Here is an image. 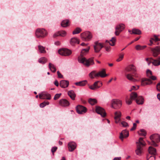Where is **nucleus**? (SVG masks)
Segmentation results:
<instances>
[{
	"label": "nucleus",
	"mask_w": 160,
	"mask_h": 160,
	"mask_svg": "<svg viewBox=\"0 0 160 160\" xmlns=\"http://www.w3.org/2000/svg\"><path fill=\"white\" fill-rule=\"evenodd\" d=\"M96 112L101 115L102 117H105L106 115L105 110L103 108L99 106H96Z\"/></svg>",
	"instance_id": "6e6552de"
},
{
	"label": "nucleus",
	"mask_w": 160,
	"mask_h": 160,
	"mask_svg": "<svg viewBox=\"0 0 160 160\" xmlns=\"http://www.w3.org/2000/svg\"><path fill=\"white\" fill-rule=\"evenodd\" d=\"M116 41V38L115 37H112L110 40V41H108V42L111 46H114L115 45Z\"/></svg>",
	"instance_id": "7c9ffc66"
},
{
	"label": "nucleus",
	"mask_w": 160,
	"mask_h": 160,
	"mask_svg": "<svg viewBox=\"0 0 160 160\" xmlns=\"http://www.w3.org/2000/svg\"><path fill=\"white\" fill-rule=\"evenodd\" d=\"M125 70L127 72L130 71L136 72V69L135 67L133 64L129 65L125 68Z\"/></svg>",
	"instance_id": "2eb2a0df"
},
{
	"label": "nucleus",
	"mask_w": 160,
	"mask_h": 160,
	"mask_svg": "<svg viewBox=\"0 0 160 160\" xmlns=\"http://www.w3.org/2000/svg\"><path fill=\"white\" fill-rule=\"evenodd\" d=\"M124 55V53L120 54L119 55V58L117 59L116 61L118 62L121 61L123 59Z\"/></svg>",
	"instance_id": "4c0bfd02"
},
{
	"label": "nucleus",
	"mask_w": 160,
	"mask_h": 160,
	"mask_svg": "<svg viewBox=\"0 0 160 160\" xmlns=\"http://www.w3.org/2000/svg\"><path fill=\"white\" fill-rule=\"evenodd\" d=\"M150 59L152 61V63L154 66H157L160 65V57L156 59H153L152 58H150Z\"/></svg>",
	"instance_id": "dca6fc26"
},
{
	"label": "nucleus",
	"mask_w": 160,
	"mask_h": 160,
	"mask_svg": "<svg viewBox=\"0 0 160 160\" xmlns=\"http://www.w3.org/2000/svg\"><path fill=\"white\" fill-rule=\"evenodd\" d=\"M154 39H152V40H154L155 42H157L158 41H160V39H159L157 37V36L156 35H154Z\"/></svg>",
	"instance_id": "6e6d98bb"
},
{
	"label": "nucleus",
	"mask_w": 160,
	"mask_h": 160,
	"mask_svg": "<svg viewBox=\"0 0 160 160\" xmlns=\"http://www.w3.org/2000/svg\"><path fill=\"white\" fill-rule=\"evenodd\" d=\"M129 132L128 131L126 130H123L121 133L119 138L122 140L124 138H127Z\"/></svg>",
	"instance_id": "f3484780"
},
{
	"label": "nucleus",
	"mask_w": 160,
	"mask_h": 160,
	"mask_svg": "<svg viewBox=\"0 0 160 160\" xmlns=\"http://www.w3.org/2000/svg\"><path fill=\"white\" fill-rule=\"evenodd\" d=\"M87 80H84L78 82H76L75 84L78 86H85L87 83Z\"/></svg>",
	"instance_id": "bb28decb"
},
{
	"label": "nucleus",
	"mask_w": 160,
	"mask_h": 160,
	"mask_svg": "<svg viewBox=\"0 0 160 160\" xmlns=\"http://www.w3.org/2000/svg\"><path fill=\"white\" fill-rule=\"evenodd\" d=\"M49 104V102L48 101H44V102L40 104V106L41 108H43L46 105H48Z\"/></svg>",
	"instance_id": "58836bf2"
},
{
	"label": "nucleus",
	"mask_w": 160,
	"mask_h": 160,
	"mask_svg": "<svg viewBox=\"0 0 160 160\" xmlns=\"http://www.w3.org/2000/svg\"><path fill=\"white\" fill-rule=\"evenodd\" d=\"M97 77H100L101 78H104L108 76L105 73V69H103L101 71H99L98 73H97L96 75Z\"/></svg>",
	"instance_id": "a211bd4d"
},
{
	"label": "nucleus",
	"mask_w": 160,
	"mask_h": 160,
	"mask_svg": "<svg viewBox=\"0 0 160 160\" xmlns=\"http://www.w3.org/2000/svg\"><path fill=\"white\" fill-rule=\"evenodd\" d=\"M141 33V31L138 29H133L131 34L140 35Z\"/></svg>",
	"instance_id": "2f4dec72"
},
{
	"label": "nucleus",
	"mask_w": 160,
	"mask_h": 160,
	"mask_svg": "<svg viewBox=\"0 0 160 160\" xmlns=\"http://www.w3.org/2000/svg\"><path fill=\"white\" fill-rule=\"evenodd\" d=\"M35 34L37 38H43L47 35L48 32L43 28H38L36 31Z\"/></svg>",
	"instance_id": "7ed1b4c3"
},
{
	"label": "nucleus",
	"mask_w": 160,
	"mask_h": 160,
	"mask_svg": "<svg viewBox=\"0 0 160 160\" xmlns=\"http://www.w3.org/2000/svg\"><path fill=\"white\" fill-rule=\"evenodd\" d=\"M68 94L72 100L75 99L76 94L72 90H70L68 92Z\"/></svg>",
	"instance_id": "393cba45"
},
{
	"label": "nucleus",
	"mask_w": 160,
	"mask_h": 160,
	"mask_svg": "<svg viewBox=\"0 0 160 160\" xmlns=\"http://www.w3.org/2000/svg\"><path fill=\"white\" fill-rule=\"evenodd\" d=\"M81 37L83 40L87 41L90 40L92 37L91 33L89 31H86L82 33Z\"/></svg>",
	"instance_id": "20e7f679"
},
{
	"label": "nucleus",
	"mask_w": 160,
	"mask_h": 160,
	"mask_svg": "<svg viewBox=\"0 0 160 160\" xmlns=\"http://www.w3.org/2000/svg\"><path fill=\"white\" fill-rule=\"evenodd\" d=\"M121 101H113L111 104V107L115 109L120 108L122 106Z\"/></svg>",
	"instance_id": "9b49d317"
},
{
	"label": "nucleus",
	"mask_w": 160,
	"mask_h": 160,
	"mask_svg": "<svg viewBox=\"0 0 160 160\" xmlns=\"http://www.w3.org/2000/svg\"><path fill=\"white\" fill-rule=\"evenodd\" d=\"M38 47L39 50L41 53H45L46 52L44 47L41 45H39Z\"/></svg>",
	"instance_id": "473e14b6"
},
{
	"label": "nucleus",
	"mask_w": 160,
	"mask_h": 160,
	"mask_svg": "<svg viewBox=\"0 0 160 160\" xmlns=\"http://www.w3.org/2000/svg\"><path fill=\"white\" fill-rule=\"evenodd\" d=\"M54 84L56 86H58L59 85V83L58 81L57 80H56L54 82Z\"/></svg>",
	"instance_id": "338daca9"
},
{
	"label": "nucleus",
	"mask_w": 160,
	"mask_h": 160,
	"mask_svg": "<svg viewBox=\"0 0 160 160\" xmlns=\"http://www.w3.org/2000/svg\"><path fill=\"white\" fill-rule=\"evenodd\" d=\"M146 47V46H141L140 45H138L136 46L135 47V48L137 50H140L143 49Z\"/></svg>",
	"instance_id": "72a5a7b5"
},
{
	"label": "nucleus",
	"mask_w": 160,
	"mask_h": 160,
	"mask_svg": "<svg viewBox=\"0 0 160 160\" xmlns=\"http://www.w3.org/2000/svg\"><path fill=\"white\" fill-rule=\"evenodd\" d=\"M59 33H60V32H59V31L55 32L53 34V37L54 38H55L56 37L60 36V34Z\"/></svg>",
	"instance_id": "864d4df0"
},
{
	"label": "nucleus",
	"mask_w": 160,
	"mask_h": 160,
	"mask_svg": "<svg viewBox=\"0 0 160 160\" xmlns=\"http://www.w3.org/2000/svg\"><path fill=\"white\" fill-rule=\"evenodd\" d=\"M57 149V147H53L52 148L51 151L53 154L56 151Z\"/></svg>",
	"instance_id": "09e8293b"
},
{
	"label": "nucleus",
	"mask_w": 160,
	"mask_h": 160,
	"mask_svg": "<svg viewBox=\"0 0 160 160\" xmlns=\"http://www.w3.org/2000/svg\"><path fill=\"white\" fill-rule=\"evenodd\" d=\"M49 68L51 71L53 72H55L56 71V69L54 65L51 63L49 64Z\"/></svg>",
	"instance_id": "c85d7f7f"
},
{
	"label": "nucleus",
	"mask_w": 160,
	"mask_h": 160,
	"mask_svg": "<svg viewBox=\"0 0 160 160\" xmlns=\"http://www.w3.org/2000/svg\"><path fill=\"white\" fill-rule=\"evenodd\" d=\"M148 152L149 153L153 155H155L156 153V149L151 146L149 147Z\"/></svg>",
	"instance_id": "b1692460"
},
{
	"label": "nucleus",
	"mask_w": 160,
	"mask_h": 160,
	"mask_svg": "<svg viewBox=\"0 0 160 160\" xmlns=\"http://www.w3.org/2000/svg\"><path fill=\"white\" fill-rule=\"evenodd\" d=\"M137 146V149L136 150V154L138 155H140L142 152V146L138 144Z\"/></svg>",
	"instance_id": "4be33fe9"
},
{
	"label": "nucleus",
	"mask_w": 160,
	"mask_h": 160,
	"mask_svg": "<svg viewBox=\"0 0 160 160\" xmlns=\"http://www.w3.org/2000/svg\"><path fill=\"white\" fill-rule=\"evenodd\" d=\"M148 77L153 80H155L157 79L156 77L154 76H152L151 75V76H148Z\"/></svg>",
	"instance_id": "49530a36"
},
{
	"label": "nucleus",
	"mask_w": 160,
	"mask_h": 160,
	"mask_svg": "<svg viewBox=\"0 0 160 160\" xmlns=\"http://www.w3.org/2000/svg\"><path fill=\"white\" fill-rule=\"evenodd\" d=\"M115 117L114 119L116 118H120L121 116V114L120 112H117L115 113Z\"/></svg>",
	"instance_id": "ea45409f"
},
{
	"label": "nucleus",
	"mask_w": 160,
	"mask_h": 160,
	"mask_svg": "<svg viewBox=\"0 0 160 160\" xmlns=\"http://www.w3.org/2000/svg\"><path fill=\"white\" fill-rule=\"evenodd\" d=\"M59 103L60 105L63 107L68 106L69 105L68 101H59Z\"/></svg>",
	"instance_id": "5701e85b"
},
{
	"label": "nucleus",
	"mask_w": 160,
	"mask_h": 160,
	"mask_svg": "<svg viewBox=\"0 0 160 160\" xmlns=\"http://www.w3.org/2000/svg\"><path fill=\"white\" fill-rule=\"evenodd\" d=\"M103 47V46L102 43H99L98 42H96L94 45L95 52H98Z\"/></svg>",
	"instance_id": "9d476101"
},
{
	"label": "nucleus",
	"mask_w": 160,
	"mask_h": 160,
	"mask_svg": "<svg viewBox=\"0 0 160 160\" xmlns=\"http://www.w3.org/2000/svg\"><path fill=\"white\" fill-rule=\"evenodd\" d=\"M38 61L39 62L41 63L44 64L47 62V59L45 57H42L39 59Z\"/></svg>",
	"instance_id": "e433bc0d"
},
{
	"label": "nucleus",
	"mask_w": 160,
	"mask_h": 160,
	"mask_svg": "<svg viewBox=\"0 0 160 160\" xmlns=\"http://www.w3.org/2000/svg\"><path fill=\"white\" fill-rule=\"evenodd\" d=\"M147 76H151L152 74V71L148 69L147 71Z\"/></svg>",
	"instance_id": "603ef678"
},
{
	"label": "nucleus",
	"mask_w": 160,
	"mask_h": 160,
	"mask_svg": "<svg viewBox=\"0 0 160 160\" xmlns=\"http://www.w3.org/2000/svg\"><path fill=\"white\" fill-rule=\"evenodd\" d=\"M59 53L62 56H69L72 53V51L67 48H62L58 50Z\"/></svg>",
	"instance_id": "39448f33"
},
{
	"label": "nucleus",
	"mask_w": 160,
	"mask_h": 160,
	"mask_svg": "<svg viewBox=\"0 0 160 160\" xmlns=\"http://www.w3.org/2000/svg\"><path fill=\"white\" fill-rule=\"evenodd\" d=\"M57 74L58 75V77L59 78H62L63 76L61 74V73L59 71L57 72Z\"/></svg>",
	"instance_id": "4d7b16f0"
},
{
	"label": "nucleus",
	"mask_w": 160,
	"mask_h": 160,
	"mask_svg": "<svg viewBox=\"0 0 160 160\" xmlns=\"http://www.w3.org/2000/svg\"><path fill=\"white\" fill-rule=\"evenodd\" d=\"M139 88V86H138L137 85L136 86H133L131 87V90H129V91H131L132 90H136L138 89Z\"/></svg>",
	"instance_id": "37998d69"
},
{
	"label": "nucleus",
	"mask_w": 160,
	"mask_h": 160,
	"mask_svg": "<svg viewBox=\"0 0 160 160\" xmlns=\"http://www.w3.org/2000/svg\"><path fill=\"white\" fill-rule=\"evenodd\" d=\"M152 56L154 57H156L158 55L160 54V47L157 46L155 48H151Z\"/></svg>",
	"instance_id": "f8f14e48"
},
{
	"label": "nucleus",
	"mask_w": 160,
	"mask_h": 160,
	"mask_svg": "<svg viewBox=\"0 0 160 160\" xmlns=\"http://www.w3.org/2000/svg\"><path fill=\"white\" fill-rule=\"evenodd\" d=\"M70 44L72 45H74L76 44H78L79 41L78 39L76 38H72L70 41Z\"/></svg>",
	"instance_id": "aec40b11"
},
{
	"label": "nucleus",
	"mask_w": 160,
	"mask_h": 160,
	"mask_svg": "<svg viewBox=\"0 0 160 160\" xmlns=\"http://www.w3.org/2000/svg\"><path fill=\"white\" fill-rule=\"evenodd\" d=\"M136 103L139 105H142L144 103V101H136Z\"/></svg>",
	"instance_id": "3c124183"
},
{
	"label": "nucleus",
	"mask_w": 160,
	"mask_h": 160,
	"mask_svg": "<svg viewBox=\"0 0 160 160\" xmlns=\"http://www.w3.org/2000/svg\"><path fill=\"white\" fill-rule=\"evenodd\" d=\"M89 49L90 48L88 47L86 49H83L81 51L80 56L78 58V62L80 63H83L87 67H89L94 64L93 58H91L87 59L83 56L88 52Z\"/></svg>",
	"instance_id": "f257e3e1"
},
{
	"label": "nucleus",
	"mask_w": 160,
	"mask_h": 160,
	"mask_svg": "<svg viewBox=\"0 0 160 160\" xmlns=\"http://www.w3.org/2000/svg\"><path fill=\"white\" fill-rule=\"evenodd\" d=\"M68 146L69 151L72 152L76 148L77 145L75 142H71L68 143Z\"/></svg>",
	"instance_id": "4468645a"
},
{
	"label": "nucleus",
	"mask_w": 160,
	"mask_h": 160,
	"mask_svg": "<svg viewBox=\"0 0 160 160\" xmlns=\"http://www.w3.org/2000/svg\"><path fill=\"white\" fill-rule=\"evenodd\" d=\"M149 59L151 60L150 59V58H146V60L148 62V66L150 65V64L152 63V62H151L150 61H149Z\"/></svg>",
	"instance_id": "13d9d810"
},
{
	"label": "nucleus",
	"mask_w": 160,
	"mask_h": 160,
	"mask_svg": "<svg viewBox=\"0 0 160 160\" xmlns=\"http://www.w3.org/2000/svg\"><path fill=\"white\" fill-rule=\"evenodd\" d=\"M69 84V82L68 81L62 80L60 83V87L62 88H65L67 87Z\"/></svg>",
	"instance_id": "6ab92c4d"
},
{
	"label": "nucleus",
	"mask_w": 160,
	"mask_h": 160,
	"mask_svg": "<svg viewBox=\"0 0 160 160\" xmlns=\"http://www.w3.org/2000/svg\"><path fill=\"white\" fill-rule=\"evenodd\" d=\"M121 158L120 157H116L114 158L113 160H121Z\"/></svg>",
	"instance_id": "774afa93"
},
{
	"label": "nucleus",
	"mask_w": 160,
	"mask_h": 160,
	"mask_svg": "<svg viewBox=\"0 0 160 160\" xmlns=\"http://www.w3.org/2000/svg\"><path fill=\"white\" fill-rule=\"evenodd\" d=\"M137 126V124L136 123H133V127L131 128L130 130L131 131H133L134 130H135L136 128V127Z\"/></svg>",
	"instance_id": "8fccbe9b"
},
{
	"label": "nucleus",
	"mask_w": 160,
	"mask_h": 160,
	"mask_svg": "<svg viewBox=\"0 0 160 160\" xmlns=\"http://www.w3.org/2000/svg\"><path fill=\"white\" fill-rule=\"evenodd\" d=\"M157 88L158 91H160V83H159L157 84Z\"/></svg>",
	"instance_id": "052dcab7"
},
{
	"label": "nucleus",
	"mask_w": 160,
	"mask_h": 160,
	"mask_svg": "<svg viewBox=\"0 0 160 160\" xmlns=\"http://www.w3.org/2000/svg\"><path fill=\"white\" fill-rule=\"evenodd\" d=\"M147 160H155V157L154 156H151L148 159L147 158Z\"/></svg>",
	"instance_id": "bf43d9fd"
},
{
	"label": "nucleus",
	"mask_w": 160,
	"mask_h": 160,
	"mask_svg": "<svg viewBox=\"0 0 160 160\" xmlns=\"http://www.w3.org/2000/svg\"><path fill=\"white\" fill-rule=\"evenodd\" d=\"M126 103L128 105H130L132 103V101H126Z\"/></svg>",
	"instance_id": "0e129e2a"
},
{
	"label": "nucleus",
	"mask_w": 160,
	"mask_h": 160,
	"mask_svg": "<svg viewBox=\"0 0 160 160\" xmlns=\"http://www.w3.org/2000/svg\"><path fill=\"white\" fill-rule=\"evenodd\" d=\"M136 143L137 145L138 144L141 146H143L145 145V143L143 141V138H140L139 139L138 142H137Z\"/></svg>",
	"instance_id": "cd10ccee"
},
{
	"label": "nucleus",
	"mask_w": 160,
	"mask_h": 160,
	"mask_svg": "<svg viewBox=\"0 0 160 160\" xmlns=\"http://www.w3.org/2000/svg\"><path fill=\"white\" fill-rule=\"evenodd\" d=\"M138 100H144V98L142 96H139L138 97Z\"/></svg>",
	"instance_id": "69168bd1"
},
{
	"label": "nucleus",
	"mask_w": 160,
	"mask_h": 160,
	"mask_svg": "<svg viewBox=\"0 0 160 160\" xmlns=\"http://www.w3.org/2000/svg\"><path fill=\"white\" fill-rule=\"evenodd\" d=\"M82 31V29L79 28H77L72 32L73 34H77L79 33Z\"/></svg>",
	"instance_id": "f704fd0d"
},
{
	"label": "nucleus",
	"mask_w": 160,
	"mask_h": 160,
	"mask_svg": "<svg viewBox=\"0 0 160 160\" xmlns=\"http://www.w3.org/2000/svg\"><path fill=\"white\" fill-rule=\"evenodd\" d=\"M89 88L90 89H91L92 90H95V89H97L96 88V87H95V86L93 84L92 85L90 86L89 87Z\"/></svg>",
	"instance_id": "5fc2aeb1"
},
{
	"label": "nucleus",
	"mask_w": 160,
	"mask_h": 160,
	"mask_svg": "<svg viewBox=\"0 0 160 160\" xmlns=\"http://www.w3.org/2000/svg\"><path fill=\"white\" fill-rule=\"evenodd\" d=\"M76 110L79 114H83L87 111V109L85 107L80 105H78L76 107Z\"/></svg>",
	"instance_id": "1a4fd4ad"
},
{
	"label": "nucleus",
	"mask_w": 160,
	"mask_h": 160,
	"mask_svg": "<svg viewBox=\"0 0 160 160\" xmlns=\"http://www.w3.org/2000/svg\"><path fill=\"white\" fill-rule=\"evenodd\" d=\"M106 50L107 52H109L110 51L111 47H105Z\"/></svg>",
	"instance_id": "680f3d73"
},
{
	"label": "nucleus",
	"mask_w": 160,
	"mask_h": 160,
	"mask_svg": "<svg viewBox=\"0 0 160 160\" xmlns=\"http://www.w3.org/2000/svg\"><path fill=\"white\" fill-rule=\"evenodd\" d=\"M152 82L150 79L144 78H142L141 81V85L145 86L147 85H150L152 84Z\"/></svg>",
	"instance_id": "ddd939ff"
},
{
	"label": "nucleus",
	"mask_w": 160,
	"mask_h": 160,
	"mask_svg": "<svg viewBox=\"0 0 160 160\" xmlns=\"http://www.w3.org/2000/svg\"><path fill=\"white\" fill-rule=\"evenodd\" d=\"M39 97L40 99L50 100L51 99V95L47 92H43L39 93Z\"/></svg>",
	"instance_id": "423d86ee"
},
{
	"label": "nucleus",
	"mask_w": 160,
	"mask_h": 160,
	"mask_svg": "<svg viewBox=\"0 0 160 160\" xmlns=\"http://www.w3.org/2000/svg\"><path fill=\"white\" fill-rule=\"evenodd\" d=\"M96 75L97 73H96V71H93L89 74V75L91 78L93 79L97 77V76H96Z\"/></svg>",
	"instance_id": "c756f323"
},
{
	"label": "nucleus",
	"mask_w": 160,
	"mask_h": 160,
	"mask_svg": "<svg viewBox=\"0 0 160 160\" xmlns=\"http://www.w3.org/2000/svg\"><path fill=\"white\" fill-rule=\"evenodd\" d=\"M60 32V36L63 37L65 36L67 34L66 32L65 31H59Z\"/></svg>",
	"instance_id": "79ce46f5"
},
{
	"label": "nucleus",
	"mask_w": 160,
	"mask_h": 160,
	"mask_svg": "<svg viewBox=\"0 0 160 160\" xmlns=\"http://www.w3.org/2000/svg\"><path fill=\"white\" fill-rule=\"evenodd\" d=\"M61 95V93L56 94L55 95L54 97V100H56V99H59V98L60 97Z\"/></svg>",
	"instance_id": "c03bdc74"
},
{
	"label": "nucleus",
	"mask_w": 160,
	"mask_h": 160,
	"mask_svg": "<svg viewBox=\"0 0 160 160\" xmlns=\"http://www.w3.org/2000/svg\"><path fill=\"white\" fill-rule=\"evenodd\" d=\"M138 133L140 135L145 136L146 134V132L143 129H141L138 132Z\"/></svg>",
	"instance_id": "c9c22d12"
},
{
	"label": "nucleus",
	"mask_w": 160,
	"mask_h": 160,
	"mask_svg": "<svg viewBox=\"0 0 160 160\" xmlns=\"http://www.w3.org/2000/svg\"><path fill=\"white\" fill-rule=\"evenodd\" d=\"M121 124L124 127H126L128 126V123L125 122H121Z\"/></svg>",
	"instance_id": "de8ad7c7"
},
{
	"label": "nucleus",
	"mask_w": 160,
	"mask_h": 160,
	"mask_svg": "<svg viewBox=\"0 0 160 160\" xmlns=\"http://www.w3.org/2000/svg\"><path fill=\"white\" fill-rule=\"evenodd\" d=\"M125 28V25L121 23L117 25L115 28V35L116 36L119 35L120 33Z\"/></svg>",
	"instance_id": "0eeeda50"
},
{
	"label": "nucleus",
	"mask_w": 160,
	"mask_h": 160,
	"mask_svg": "<svg viewBox=\"0 0 160 160\" xmlns=\"http://www.w3.org/2000/svg\"><path fill=\"white\" fill-rule=\"evenodd\" d=\"M99 82V81H97V82H95L93 84L95 86V87H96V88H98L99 87H98V86H97V85H98V83Z\"/></svg>",
	"instance_id": "e2e57ef3"
},
{
	"label": "nucleus",
	"mask_w": 160,
	"mask_h": 160,
	"mask_svg": "<svg viewBox=\"0 0 160 160\" xmlns=\"http://www.w3.org/2000/svg\"><path fill=\"white\" fill-rule=\"evenodd\" d=\"M137 97V94L136 93H132L130 97L131 99H134Z\"/></svg>",
	"instance_id": "a19ab883"
},
{
	"label": "nucleus",
	"mask_w": 160,
	"mask_h": 160,
	"mask_svg": "<svg viewBox=\"0 0 160 160\" xmlns=\"http://www.w3.org/2000/svg\"><path fill=\"white\" fill-rule=\"evenodd\" d=\"M125 76L127 78L131 81L135 82L137 81L136 79L133 77V75L131 74H126Z\"/></svg>",
	"instance_id": "412c9836"
},
{
	"label": "nucleus",
	"mask_w": 160,
	"mask_h": 160,
	"mask_svg": "<svg viewBox=\"0 0 160 160\" xmlns=\"http://www.w3.org/2000/svg\"><path fill=\"white\" fill-rule=\"evenodd\" d=\"M69 25V21L66 19L63 20L61 23V25L63 27H66Z\"/></svg>",
	"instance_id": "a878e982"
},
{
	"label": "nucleus",
	"mask_w": 160,
	"mask_h": 160,
	"mask_svg": "<svg viewBox=\"0 0 160 160\" xmlns=\"http://www.w3.org/2000/svg\"><path fill=\"white\" fill-rule=\"evenodd\" d=\"M150 138L152 140V142L149 144L153 146L154 147H157L158 145L156 142H158L160 141V136L158 134H155L151 135Z\"/></svg>",
	"instance_id": "f03ea898"
},
{
	"label": "nucleus",
	"mask_w": 160,
	"mask_h": 160,
	"mask_svg": "<svg viewBox=\"0 0 160 160\" xmlns=\"http://www.w3.org/2000/svg\"><path fill=\"white\" fill-rule=\"evenodd\" d=\"M88 101L92 105H93L97 103V101Z\"/></svg>",
	"instance_id": "a18cd8bd"
}]
</instances>
